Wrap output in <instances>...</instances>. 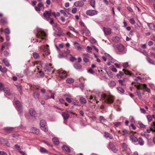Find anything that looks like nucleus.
Returning <instances> with one entry per match:
<instances>
[{
  "label": "nucleus",
  "instance_id": "nucleus-51",
  "mask_svg": "<svg viewBox=\"0 0 155 155\" xmlns=\"http://www.w3.org/2000/svg\"><path fill=\"white\" fill-rule=\"evenodd\" d=\"M99 120L101 122H102V121H104L106 120L104 117L102 116H100L99 117Z\"/></svg>",
  "mask_w": 155,
  "mask_h": 155
},
{
  "label": "nucleus",
  "instance_id": "nucleus-32",
  "mask_svg": "<svg viewBox=\"0 0 155 155\" xmlns=\"http://www.w3.org/2000/svg\"><path fill=\"white\" fill-rule=\"evenodd\" d=\"M39 96L40 94L39 93L35 92L33 93V96L35 99H39Z\"/></svg>",
  "mask_w": 155,
  "mask_h": 155
},
{
  "label": "nucleus",
  "instance_id": "nucleus-13",
  "mask_svg": "<svg viewBox=\"0 0 155 155\" xmlns=\"http://www.w3.org/2000/svg\"><path fill=\"white\" fill-rule=\"evenodd\" d=\"M53 67L52 66V64H49L47 66V72H50L51 71L52 72L51 74H53L54 73V70L53 69Z\"/></svg>",
  "mask_w": 155,
  "mask_h": 155
},
{
  "label": "nucleus",
  "instance_id": "nucleus-39",
  "mask_svg": "<svg viewBox=\"0 0 155 155\" xmlns=\"http://www.w3.org/2000/svg\"><path fill=\"white\" fill-rule=\"evenodd\" d=\"M70 57L69 58L71 61L74 62L77 60V59L71 54H70Z\"/></svg>",
  "mask_w": 155,
  "mask_h": 155
},
{
  "label": "nucleus",
  "instance_id": "nucleus-28",
  "mask_svg": "<svg viewBox=\"0 0 155 155\" xmlns=\"http://www.w3.org/2000/svg\"><path fill=\"white\" fill-rule=\"evenodd\" d=\"M109 86L110 87H114L116 85V83L114 81H110L108 82Z\"/></svg>",
  "mask_w": 155,
  "mask_h": 155
},
{
  "label": "nucleus",
  "instance_id": "nucleus-14",
  "mask_svg": "<svg viewBox=\"0 0 155 155\" xmlns=\"http://www.w3.org/2000/svg\"><path fill=\"white\" fill-rule=\"evenodd\" d=\"M109 147L114 153L116 152L117 151L115 146L112 143H110L109 144Z\"/></svg>",
  "mask_w": 155,
  "mask_h": 155
},
{
  "label": "nucleus",
  "instance_id": "nucleus-34",
  "mask_svg": "<svg viewBox=\"0 0 155 155\" xmlns=\"http://www.w3.org/2000/svg\"><path fill=\"white\" fill-rule=\"evenodd\" d=\"M14 128L11 127H7L5 128V130L8 133H9L13 130Z\"/></svg>",
  "mask_w": 155,
  "mask_h": 155
},
{
  "label": "nucleus",
  "instance_id": "nucleus-7",
  "mask_svg": "<svg viewBox=\"0 0 155 155\" xmlns=\"http://www.w3.org/2000/svg\"><path fill=\"white\" fill-rule=\"evenodd\" d=\"M86 14L90 16H93L97 15L98 12L97 11L94 10H88L86 12Z\"/></svg>",
  "mask_w": 155,
  "mask_h": 155
},
{
  "label": "nucleus",
  "instance_id": "nucleus-53",
  "mask_svg": "<svg viewBox=\"0 0 155 155\" xmlns=\"http://www.w3.org/2000/svg\"><path fill=\"white\" fill-rule=\"evenodd\" d=\"M118 82L122 86H125L126 85V84L124 83V81L121 80H120L118 81Z\"/></svg>",
  "mask_w": 155,
  "mask_h": 155
},
{
  "label": "nucleus",
  "instance_id": "nucleus-62",
  "mask_svg": "<svg viewBox=\"0 0 155 155\" xmlns=\"http://www.w3.org/2000/svg\"><path fill=\"white\" fill-rule=\"evenodd\" d=\"M88 71L89 73L90 74H94V71H93V70L91 68H90L88 70Z\"/></svg>",
  "mask_w": 155,
  "mask_h": 155
},
{
  "label": "nucleus",
  "instance_id": "nucleus-15",
  "mask_svg": "<svg viewBox=\"0 0 155 155\" xmlns=\"http://www.w3.org/2000/svg\"><path fill=\"white\" fill-rule=\"evenodd\" d=\"M83 56L84 61L86 63L88 62L89 61L88 58H89V55L88 54H83Z\"/></svg>",
  "mask_w": 155,
  "mask_h": 155
},
{
  "label": "nucleus",
  "instance_id": "nucleus-41",
  "mask_svg": "<svg viewBox=\"0 0 155 155\" xmlns=\"http://www.w3.org/2000/svg\"><path fill=\"white\" fill-rule=\"evenodd\" d=\"M4 91L5 92V94H7L8 95H10L11 94L10 91L8 90H6L5 89V90H4Z\"/></svg>",
  "mask_w": 155,
  "mask_h": 155
},
{
  "label": "nucleus",
  "instance_id": "nucleus-52",
  "mask_svg": "<svg viewBox=\"0 0 155 155\" xmlns=\"http://www.w3.org/2000/svg\"><path fill=\"white\" fill-rule=\"evenodd\" d=\"M107 74H108V76L110 78H112L113 77V74L110 71H107Z\"/></svg>",
  "mask_w": 155,
  "mask_h": 155
},
{
  "label": "nucleus",
  "instance_id": "nucleus-27",
  "mask_svg": "<svg viewBox=\"0 0 155 155\" xmlns=\"http://www.w3.org/2000/svg\"><path fill=\"white\" fill-rule=\"evenodd\" d=\"M86 0H81L78 1V7H82L84 5V2H85Z\"/></svg>",
  "mask_w": 155,
  "mask_h": 155
},
{
  "label": "nucleus",
  "instance_id": "nucleus-2",
  "mask_svg": "<svg viewBox=\"0 0 155 155\" xmlns=\"http://www.w3.org/2000/svg\"><path fill=\"white\" fill-rule=\"evenodd\" d=\"M102 100H104L108 104H111L114 102L113 97L110 94H104L101 95Z\"/></svg>",
  "mask_w": 155,
  "mask_h": 155
},
{
  "label": "nucleus",
  "instance_id": "nucleus-49",
  "mask_svg": "<svg viewBox=\"0 0 155 155\" xmlns=\"http://www.w3.org/2000/svg\"><path fill=\"white\" fill-rule=\"evenodd\" d=\"M136 92L137 94V95L140 98L141 97V92L140 90H137Z\"/></svg>",
  "mask_w": 155,
  "mask_h": 155
},
{
  "label": "nucleus",
  "instance_id": "nucleus-3",
  "mask_svg": "<svg viewBox=\"0 0 155 155\" xmlns=\"http://www.w3.org/2000/svg\"><path fill=\"white\" fill-rule=\"evenodd\" d=\"M102 58L105 61H107V59L109 61L107 63L108 66L111 65V63H114L115 62L114 60L109 54L107 53H104V55L102 56Z\"/></svg>",
  "mask_w": 155,
  "mask_h": 155
},
{
  "label": "nucleus",
  "instance_id": "nucleus-24",
  "mask_svg": "<svg viewBox=\"0 0 155 155\" xmlns=\"http://www.w3.org/2000/svg\"><path fill=\"white\" fill-rule=\"evenodd\" d=\"M147 25L149 28L151 30H153L155 28V25L152 23H147Z\"/></svg>",
  "mask_w": 155,
  "mask_h": 155
},
{
  "label": "nucleus",
  "instance_id": "nucleus-1",
  "mask_svg": "<svg viewBox=\"0 0 155 155\" xmlns=\"http://www.w3.org/2000/svg\"><path fill=\"white\" fill-rule=\"evenodd\" d=\"M38 33L36 35L37 42L39 43H44L46 41V34L42 29H37Z\"/></svg>",
  "mask_w": 155,
  "mask_h": 155
},
{
  "label": "nucleus",
  "instance_id": "nucleus-64",
  "mask_svg": "<svg viewBox=\"0 0 155 155\" xmlns=\"http://www.w3.org/2000/svg\"><path fill=\"white\" fill-rule=\"evenodd\" d=\"M122 145L124 149H127V145L126 143H122Z\"/></svg>",
  "mask_w": 155,
  "mask_h": 155
},
{
  "label": "nucleus",
  "instance_id": "nucleus-25",
  "mask_svg": "<svg viewBox=\"0 0 155 155\" xmlns=\"http://www.w3.org/2000/svg\"><path fill=\"white\" fill-rule=\"evenodd\" d=\"M142 86L144 91H146L148 92H150V90L147 86L146 84H144L142 85Z\"/></svg>",
  "mask_w": 155,
  "mask_h": 155
},
{
  "label": "nucleus",
  "instance_id": "nucleus-11",
  "mask_svg": "<svg viewBox=\"0 0 155 155\" xmlns=\"http://www.w3.org/2000/svg\"><path fill=\"white\" fill-rule=\"evenodd\" d=\"M103 30L105 35H109L111 33V29L110 28L103 27Z\"/></svg>",
  "mask_w": 155,
  "mask_h": 155
},
{
  "label": "nucleus",
  "instance_id": "nucleus-50",
  "mask_svg": "<svg viewBox=\"0 0 155 155\" xmlns=\"http://www.w3.org/2000/svg\"><path fill=\"white\" fill-rule=\"evenodd\" d=\"M129 119L130 120V121L132 123H134L135 122V120H134V117L132 116H130L129 117Z\"/></svg>",
  "mask_w": 155,
  "mask_h": 155
},
{
  "label": "nucleus",
  "instance_id": "nucleus-10",
  "mask_svg": "<svg viewBox=\"0 0 155 155\" xmlns=\"http://www.w3.org/2000/svg\"><path fill=\"white\" fill-rule=\"evenodd\" d=\"M123 71H124V72L121 71H119V74L121 76L124 75V73L126 75H129L130 76H132L133 75V73L128 70H125V69H123Z\"/></svg>",
  "mask_w": 155,
  "mask_h": 155
},
{
  "label": "nucleus",
  "instance_id": "nucleus-59",
  "mask_svg": "<svg viewBox=\"0 0 155 155\" xmlns=\"http://www.w3.org/2000/svg\"><path fill=\"white\" fill-rule=\"evenodd\" d=\"M69 28L72 31L76 33H77V32L76 31H75V29L73 28V27H72V26H69Z\"/></svg>",
  "mask_w": 155,
  "mask_h": 155
},
{
  "label": "nucleus",
  "instance_id": "nucleus-57",
  "mask_svg": "<svg viewBox=\"0 0 155 155\" xmlns=\"http://www.w3.org/2000/svg\"><path fill=\"white\" fill-rule=\"evenodd\" d=\"M15 148L18 150L19 151L21 150V148H20V146L18 145V144H16L15 146Z\"/></svg>",
  "mask_w": 155,
  "mask_h": 155
},
{
  "label": "nucleus",
  "instance_id": "nucleus-22",
  "mask_svg": "<svg viewBox=\"0 0 155 155\" xmlns=\"http://www.w3.org/2000/svg\"><path fill=\"white\" fill-rule=\"evenodd\" d=\"M130 140L133 142H136L138 141V139L134 135H131L130 136Z\"/></svg>",
  "mask_w": 155,
  "mask_h": 155
},
{
  "label": "nucleus",
  "instance_id": "nucleus-21",
  "mask_svg": "<svg viewBox=\"0 0 155 155\" xmlns=\"http://www.w3.org/2000/svg\"><path fill=\"white\" fill-rule=\"evenodd\" d=\"M62 148L63 150H64L68 152H70L71 151L70 148L66 145H63L62 147Z\"/></svg>",
  "mask_w": 155,
  "mask_h": 155
},
{
  "label": "nucleus",
  "instance_id": "nucleus-26",
  "mask_svg": "<svg viewBox=\"0 0 155 155\" xmlns=\"http://www.w3.org/2000/svg\"><path fill=\"white\" fill-rule=\"evenodd\" d=\"M139 144L141 146H142L144 144V141L143 139L141 137H139L138 139V141Z\"/></svg>",
  "mask_w": 155,
  "mask_h": 155
},
{
  "label": "nucleus",
  "instance_id": "nucleus-48",
  "mask_svg": "<svg viewBox=\"0 0 155 155\" xmlns=\"http://www.w3.org/2000/svg\"><path fill=\"white\" fill-rule=\"evenodd\" d=\"M40 150L41 152L43 153H46L47 152V150L43 147H41L40 148Z\"/></svg>",
  "mask_w": 155,
  "mask_h": 155
},
{
  "label": "nucleus",
  "instance_id": "nucleus-17",
  "mask_svg": "<svg viewBox=\"0 0 155 155\" xmlns=\"http://www.w3.org/2000/svg\"><path fill=\"white\" fill-rule=\"evenodd\" d=\"M65 100L68 103H70L72 102L74 105H76V101L74 98L71 99L69 97H66Z\"/></svg>",
  "mask_w": 155,
  "mask_h": 155
},
{
  "label": "nucleus",
  "instance_id": "nucleus-55",
  "mask_svg": "<svg viewBox=\"0 0 155 155\" xmlns=\"http://www.w3.org/2000/svg\"><path fill=\"white\" fill-rule=\"evenodd\" d=\"M123 66L124 68H126L128 66V64L127 62H126L123 64Z\"/></svg>",
  "mask_w": 155,
  "mask_h": 155
},
{
  "label": "nucleus",
  "instance_id": "nucleus-31",
  "mask_svg": "<svg viewBox=\"0 0 155 155\" xmlns=\"http://www.w3.org/2000/svg\"><path fill=\"white\" fill-rule=\"evenodd\" d=\"M84 33L86 34V35L88 36L90 35V32L86 28H84Z\"/></svg>",
  "mask_w": 155,
  "mask_h": 155
},
{
  "label": "nucleus",
  "instance_id": "nucleus-56",
  "mask_svg": "<svg viewBox=\"0 0 155 155\" xmlns=\"http://www.w3.org/2000/svg\"><path fill=\"white\" fill-rule=\"evenodd\" d=\"M5 32L7 34H9L10 33V30L8 28H6L5 30Z\"/></svg>",
  "mask_w": 155,
  "mask_h": 155
},
{
  "label": "nucleus",
  "instance_id": "nucleus-38",
  "mask_svg": "<svg viewBox=\"0 0 155 155\" xmlns=\"http://www.w3.org/2000/svg\"><path fill=\"white\" fill-rule=\"evenodd\" d=\"M33 57L35 59L38 58L39 56L38 53L36 52H34L33 53Z\"/></svg>",
  "mask_w": 155,
  "mask_h": 155
},
{
  "label": "nucleus",
  "instance_id": "nucleus-30",
  "mask_svg": "<svg viewBox=\"0 0 155 155\" xmlns=\"http://www.w3.org/2000/svg\"><path fill=\"white\" fill-rule=\"evenodd\" d=\"M2 62L7 67H9V66L10 64L6 59H4L2 60Z\"/></svg>",
  "mask_w": 155,
  "mask_h": 155
},
{
  "label": "nucleus",
  "instance_id": "nucleus-23",
  "mask_svg": "<svg viewBox=\"0 0 155 155\" xmlns=\"http://www.w3.org/2000/svg\"><path fill=\"white\" fill-rule=\"evenodd\" d=\"M52 141L53 143L56 145H58L59 144V141L58 138L57 137H54L52 139Z\"/></svg>",
  "mask_w": 155,
  "mask_h": 155
},
{
  "label": "nucleus",
  "instance_id": "nucleus-37",
  "mask_svg": "<svg viewBox=\"0 0 155 155\" xmlns=\"http://www.w3.org/2000/svg\"><path fill=\"white\" fill-rule=\"evenodd\" d=\"M74 82V80L71 78H69L66 80V82L67 83L71 84Z\"/></svg>",
  "mask_w": 155,
  "mask_h": 155
},
{
  "label": "nucleus",
  "instance_id": "nucleus-40",
  "mask_svg": "<svg viewBox=\"0 0 155 155\" xmlns=\"http://www.w3.org/2000/svg\"><path fill=\"white\" fill-rule=\"evenodd\" d=\"M95 0H91L90 5L93 7H95Z\"/></svg>",
  "mask_w": 155,
  "mask_h": 155
},
{
  "label": "nucleus",
  "instance_id": "nucleus-44",
  "mask_svg": "<svg viewBox=\"0 0 155 155\" xmlns=\"http://www.w3.org/2000/svg\"><path fill=\"white\" fill-rule=\"evenodd\" d=\"M89 99L90 100H91L92 99H93V100H94L96 101V103L97 104L98 102V101L97 100L96 98L95 97H94V96H92V95H91L90 96Z\"/></svg>",
  "mask_w": 155,
  "mask_h": 155
},
{
  "label": "nucleus",
  "instance_id": "nucleus-16",
  "mask_svg": "<svg viewBox=\"0 0 155 155\" xmlns=\"http://www.w3.org/2000/svg\"><path fill=\"white\" fill-rule=\"evenodd\" d=\"M31 132L36 134H39V130L36 127H32L31 129Z\"/></svg>",
  "mask_w": 155,
  "mask_h": 155
},
{
  "label": "nucleus",
  "instance_id": "nucleus-47",
  "mask_svg": "<svg viewBox=\"0 0 155 155\" xmlns=\"http://www.w3.org/2000/svg\"><path fill=\"white\" fill-rule=\"evenodd\" d=\"M89 41L92 44H94L96 42V40L93 38H91L90 39Z\"/></svg>",
  "mask_w": 155,
  "mask_h": 155
},
{
  "label": "nucleus",
  "instance_id": "nucleus-12",
  "mask_svg": "<svg viewBox=\"0 0 155 155\" xmlns=\"http://www.w3.org/2000/svg\"><path fill=\"white\" fill-rule=\"evenodd\" d=\"M29 114L32 117H35L36 115L35 111L33 108H30L29 110Z\"/></svg>",
  "mask_w": 155,
  "mask_h": 155
},
{
  "label": "nucleus",
  "instance_id": "nucleus-18",
  "mask_svg": "<svg viewBox=\"0 0 155 155\" xmlns=\"http://www.w3.org/2000/svg\"><path fill=\"white\" fill-rule=\"evenodd\" d=\"M59 76L61 78H64L66 77L67 74L66 72L63 71H61L59 73Z\"/></svg>",
  "mask_w": 155,
  "mask_h": 155
},
{
  "label": "nucleus",
  "instance_id": "nucleus-63",
  "mask_svg": "<svg viewBox=\"0 0 155 155\" xmlns=\"http://www.w3.org/2000/svg\"><path fill=\"white\" fill-rule=\"evenodd\" d=\"M79 87L82 90L84 87V85L83 83H81L79 85Z\"/></svg>",
  "mask_w": 155,
  "mask_h": 155
},
{
  "label": "nucleus",
  "instance_id": "nucleus-46",
  "mask_svg": "<svg viewBox=\"0 0 155 155\" xmlns=\"http://www.w3.org/2000/svg\"><path fill=\"white\" fill-rule=\"evenodd\" d=\"M55 47L56 48V49L58 50H59V48H63V44H61L59 45V46L58 47L57 45H55Z\"/></svg>",
  "mask_w": 155,
  "mask_h": 155
},
{
  "label": "nucleus",
  "instance_id": "nucleus-33",
  "mask_svg": "<svg viewBox=\"0 0 155 155\" xmlns=\"http://www.w3.org/2000/svg\"><path fill=\"white\" fill-rule=\"evenodd\" d=\"M146 59L150 64L153 65H154V61L149 58L147 57L146 58Z\"/></svg>",
  "mask_w": 155,
  "mask_h": 155
},
{
  "label": "nucleus",
  "instance_id": "nucleus-4",
  "mask_svg": "<svg viewBox=\"0 0 155 155\" xmlns=\"http://www.w3.org/2000/svg\"><path fill=\"white\" fill-rule=\"evenodd\" d=\"M40 127L41 130L46 132L48 131V128L45 120H42L40 122Z\"/></svg>",
  "mask_w": 155,
  "mask_h": 155
},
{
  "label": "nucleus",
  "instance_id": "nucleus-43",
  "mask_svg": "<svg viewBox=\"0 0 155 155\" xmlns=\"http://www.w3.org/2000/svg\"><path fill=\"white\" fill-rule=\"evenodd\" d=\"M147 118L149 122H150L152 120V117L151 115H147Z\"/></svg>",
  "mask_w": 155,
  "mask_h": 155
},
{
  "label": "nucleus",
  "instance_id": "nucleus-61",
  "mask_svg": "<svg viewBox=\"0 0 155 155\" xmlns=\"http://www.w3.org/2000/svg\"><path fill=\"white\" fill-rule=\"evenodd\" d=\"M3 44L5 46H7L8 48L10 46V43L9 42H5Z\"/></svg>",
  "mask_w": 155,
  "mask_h": 155
},
{
  "label": "nucleus",
  "instance_id": "nucleus-60",
  "mask_svg": "<svg viewBox=\"0 0 155 155\" xmlns=\"http://www.w3.org/2000/svg\"><path fill=\"white\" fill-rule=\"evenodd\" d=\"M114 124L115 126L117 127L120 125L121 123L119 122H116L114 123Z\"/></svg>",
  "mask_w": 155,
  "mask_h": 155
},
{
  "label": "nucleus",
  "instance_id": "nucleus-29",
  "mask_svg": "<svg viewBox=\"0 0 155 155\" xmlns=\"http://www.w3.org/2000/svg\"><path fill=\"white\" fill-rule=\"evenodd\" d=\"M79 100L81 103L82 104H85L87 103L86 100L83 97H80Z\"/></svg>",
  "mask_w": 155,
  "mask_h": 155
},
{
  "label": "nucleus",
  "instance_id": "nucleus-8",
  "mask_svg": "<svg viewBox=\"0 0 155 155\" xmlns=\"http://www.w3.org/2000/svg\"><path fill=\"white\" fill-rule=\"evenodd\" d=\"M51 15V9H50L49 11H45L43 14L44 17L48 21L50 19V16Z\"/></svg>",
  "mask_w": 155,
  "mask_h": 155
},
{
  "label": "nucleus",
  "instance_id": "nucleus-19",
  "mask_svg": "<svg viewBox=\"0 0 155 155\" xmlns=\"http://www.w3.org/2000/svg\"><path fill=\"white\" fill-rule=\"evenodd\" d=\"M62 115L64 120L68 119L70 116V115L68 113L65 112L62 113Z\"/></svg>",
  "mask_w": 155,
  "mask_h": 155
},
{
  "label": "nucleus",
  "instance_id": "nucleus-5",
  "mask_svg": "<svg viewBox=\"0 0 155 155\" xmlns=\"http://www.w3.org/2000/svg\"><path fill=\"white\" fill-rule=\"evenodd\" d=\"M116 47L118 51L120 53L124 54L127 51L123 45L120 44H118L116 45Z\"/></svg>",
  "mask_w": 155,
  "mask_h": 155
},
{
  "label": "nucleus",
  "instance_id": "nucleus-35",
  "mask_svg": "<svg viewBox=\"0 0 155 155\" xmlns=\"http://www.w3.org/2000/svg\"><path fill=\"white\" fill-rule=\"evenodd\" d=\"M117 89L118 92L120 93H123L124 92V89L121 87H117Z\"/></svg>",
  "mask_w": 155,
  "mask_h": 155
},
{
  "label": "nucleus",
  "instance_id": "nucleus-42",
  "mask_svg": "<svg viewBox=\"0 0 155 155\" xmlns=\"http://www.w3.org/2000/svg\"><path fill=\"white\" fill-rule=\"evenodd\" d=\"M5 89L4 88L3 84L1 82H0V91H3Z\"/></svg>",
  "mask_w": 155,
  "mask_h": 155
},
{
  "label": "nucleus",
  "instance_id": "nucleus-36",
  "mask_svg": "<svg viewBox=\"0 0 155 155\" xmlns=\"http://www.w3.org/2000/svg\"><path fill=\"white\" fill-rule=\"evenodd\" d=\"M136 25H135V28L137 29H138L140 28L141 24L139 20L136 22Z\"/></svg>",
  "mask_w": 155,
  "mask_h": 155
},
{
  "label": "nucleus",
  "instance_id": "nucleus-45",
  "mask_svg": "<svg viewBox=\"0 0 155 155\" xmlns=\"http://www.w3.org/2000/svg\"><path fill=\"white\" fill-rule=\"evenodd\" d=\"M150 129H151V131L153 132H155V127L153 124H151Z\"/></svg>",
  "mask_w": 155,
  "mask_h": 155
},
{
  "label": "nucleus",
  "instance_id": "nucleus-6",
  "mask_svg": "<svg viewBox=\"0 0 155 155\" xmlns=\"http://www.w3.org/2000/svg\"><path fill=\"white\" fill-rule=\"evenodd\" d=\"M48 47L49 45H47L46 46L42 45L40 46L39 48L40 51L44 52L45 55H48L50 54L49 51V49L48 48Z\"/></svg>",
  "mask_w": 155,
  "mask_h": 155
},
{
  "label": "nucleus",
  "instance_id": "nucleus-54",
  "mask_svg": "<svg viewBox=\"0 0 155 155\" xmlns=\"http://www.w3.org/2000/svg\"><path fill=\"white\" fill-rule=\"evenodd\" d=\"M129 21L130 23L132 25L134 24L135 23V21L133 18H131L130 19Z\"/></svg>",
  "mask_w": 155,
  "mask_h": 155
},
{
  "label": "nucleus",
  "instance_id": "nucleus-20",
  "mask_svg": "<svg viewBox=\"0 0 155 155\" xmlns=\"http://www.w3.org/2000/svg\"><path fill=\"white\" fill-rule=\"evenodd\" d=\"M104 136L106 138H109L110 139H112L113 138V137L112 135L106 132H104Z\"/></svg>",
  "mask_w": 155,
  "mask_h": 155
},
{
  "label": "nucleus",
  "instance_id": "nucleus-9",
  "mask_svg": "<svg viewBox=\"0 0 155 155\" xmlns=\"http://www.w3.org/2000/svg\"><path fill=\"white\" fill-rule=\"evenodd\" d=\"M13 103L15 107L18 108V110L19 112H21V105L20 102L18 100H16L13 102Z\"/></svg>",
  "mask_w": 155,
  "mask_h": 155
},
{
  "label": "nucleus",
  "instance_id": "nucleus-58",
  "mask_svg": "<svg viewBox=\"0 0 155 155\" xmlns=\"http://www.w3.org/2000/svg\"><path fill=\"white\" fill-rule=\"evenodd\" d=\"M55 27L54 28V30L55 29H57L58 31H60L61 30V28L57 26L56 24H55Z\"/></svg>",
  "mask_w": 155,
  "mask_h": 155
}]
</instances>
